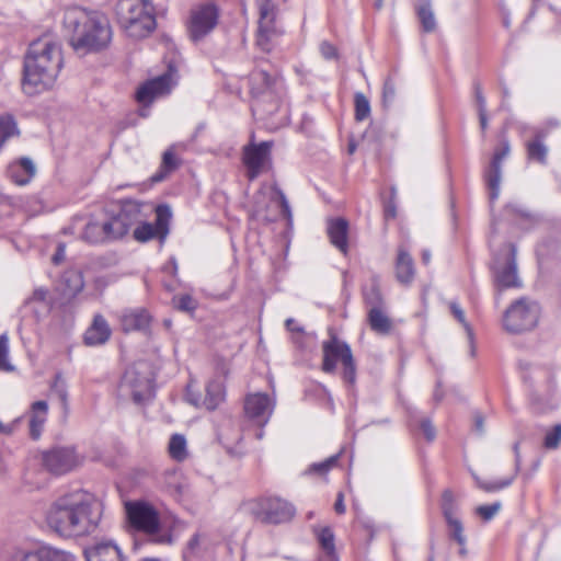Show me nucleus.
<instances>
[{"label":"nucleus","mask_w":561,"mask_h":561,"mask_svg":"<svg viewBox=\"0 0 561 561\" xmlns=\"http://www.w3.org/2000/svg\"><path fill=\"white\" fill-rule=\"evenodd\" d=\"M103 515V504L93 494L72 490L58 496L46 514L48 526L64 537H81L94 533Z\"/></svg>","instance_id":"f257e3e1"},{"label":"nucleus","mask_w":561,"mask_h":561,"mask_svg":"<svg viewBox=\"0 0 561 561\" xmlns=\"http://www.w3.org/2000/svg\"><path fill=\"white\" fill-rule=\"evenodd\" d=\"M62 68L60 45L48 37L32 42L24 56L22 89L36 95L51 89Z\"/></svg>","instance_id":"f03ea898"},{"label":"nucleus","mask_w":561,"mask_h":561,"mask_svg":"<svg viewBox=\"0 0 561 561\" xmlns=\"http://www.w3.org/2000/svg\"><path fill=\"white\" fill-rule=\"evenodd\" d=\"M62 26L69 44L79 54L99 51L111 42L108 21L98 11H88L79 5L67 7Z\"/></svg>","instance_id":"7ed1b4c3"},{"label":"nucleus","mask_w":561,"mask_h":561,"mask_svg":"<svg viewBox=\"0 0 561 561\" xmlns=\"http://www.w3.org/2000/svg\"><path fill=\"white\" fill-rule=\"evenodd\" d=\"M114 12L118 24L130 37H146L156 28L152 4L146 0H117Z\"/></svg>","instance_id":"20e7f679"},{"label":"nucleus","mask_w":561,"mask_h":561,"mask_svg":"<svg viewBox=\"0 0 561 561\" xmlns=\"http://www.w3.org/2000/svg\"><path fill=\"white\" fill-rule=\"evenodd\" d=\"M517 249L512 242L503 243L492 251L490 271L497 288L519 287L522 282L517 273Z\"/></svg>","instance_id":"39448f33"},{"label":"nucleus","mask_w":561,"mask_h":561,"mask_svg":"<svg viewBox=\"0 0 561 561\" xmlns=\"http://www.w3.org/2000/svg\"><path fill=\"white\" fill-rule=\"evenodd\" d=\"M250 92L256 102L268 101L271 107L266 113L272 114L278 107V102L284 93V81L276 70L256 67L249 76Z\"/></svg>","instance_id":"423d86ee"},{"label":"nucleus","mask_w":561,"mask_h":561,"mask_svg":"<svg viewBox=\"0 0 561 561\" xmlns=\"http://www.w3.org/2000/svg\"><path fill=\"white\" fill-rule=\"evenodd\" d=\"M322 370L332 374L336 370L337 364L342 366L343 379L348 383L355 382L356 366L350 346L331 335L329 340L322 343Z\"/></svg>","instance_id":"0eeeda50"},{"label":"nucleus","mask_w":561,"mask_h":561,"mask_svg":"<svg viewBox=\"0 0 561 561\" xmlns=\"http://www.w3.org/2000/svg\"><path fill=\"white\" fill-rule=\"evenodd\" d=\"M153 378L152 366L148 362L139 360L125 371L121 390L130 393L136 403H142L153 394Z\"/></svg>","instance_id":"6e6552de"},{"label":"nucleus","mask_w":561,"mask_h":561,"mask_svg":"<svg viewBox=\"0 0 561 561\" xmlns=\"http://www.w3.org/2000/svg\"><path fill=\"white\" fill-rule=\"evenodd\" d=\"M219 10L215 3H202L192 8L186 22L188 38L198 44L203 42L217 26Z\"/></svg>","instance_id":"1a4fd4ad"},{"label":"nucleus","mask_w":561,"mask_h":561,"mask_svg":"<svg viewBox=\"0 0 561 561\" xmlns=\"http://www.w3.org/2000/svg\"><path fill=\"white\" fill-rule=\"evenodd\" d=\"M156 207L151 203L136 199L122 201L119 211L111 217L118 239L126 236L134 225H139L142 220H147Z\"/></svg>","instance_id":"9d476101"},{"label":"nucleus","mask_w":561,"mask_h":561,"mask_svg":"<svg viewBox=\"0 0 561 561\" xmlns=\"http://www.w3.org/2000/svg\"><path fill=\"white\" fill-rule=\"evenodd\" d=\"M272 141L250 142L243 147L242 162L249 181H254L261 173L272 168Z\"/></svg>","instance_id":"9b49d317"},{"label":"nucleus","mask_w":561,"mask_h":561,"mask_svg":"<svg viewBox=\"0 0 561 561\" xmlns=\"http://www.w3.org/2000/svg\"><path fill=\"white\" fill-rule=\"evenodd\" d=\"M82 458L71 446H58L42 454V463L50 472L57 476L68 473L78 468Z\"/></svg>","instance_id":"f8f14e48"},{"label":"nucleus","mask_w":561,"mask_h":561,"mask_svg":"<svg viewBox=\"0 0 561 561\" xmlns=\"http://www.w3.org/2000/svg\"><path fill=\"white\" fill-rule=\"evenodd\" d=\"M156 213V220L153 224L142 220L134 230V238L139 242H148L152 239H158L161 243L164 242L169 234V221L172 216L171 209L168 205L161 204L153 210Z\"/></svg>","instance_id":"ddd939ff"},{"label":"nucleus","mask_w":561,"mask_h":561,"mask_svg":"<svg viewBox=\"0 0 561 561\" xmlns=\"http://www.w3.org/2000/svg\"><path fill=\"white\" fill-rule=\"evenodd\" d=\"M260 20L256 35V45L264 53H271L275 46L276 39L282 32L274 24V7L270 0L261 1L259 4Z\"/></svg>","instance_id":"4468645a"},{"label":"nucleus","mask_w":561,"mask_h":561,"mask_svg":"<svg viewBox=\"0 0 561 561\" xmlns=\"http://www.w3.org/2000/svg\"><path fill=\"white\" fill-rule=\"evenodd\" d=\"M225 386L220 378L210 380L206 386V394L203 397L194 389L193 383H188L186 388V400L196 408H205L206 410H215L225 400Z\"/></svg>","instance_id":"2eb2a0df"},{"label":"nucleus","mask_w":561,"mask_h":561,"mask_svg":"<svg viewBox=\"0 0 561 561\" xmlns=\"http://www.w3.org/2000/svg\"><path fill=\"white\" fill-rule=\"evenodd\" d=\"M126 513L129 523L135 528L147 534H153L159 529L158 513L150 504L145 502L127 503Z\"/></svg>","instance_id":"dca6fc26"},{"label":"nucleus","mask_w":561,"mask_h":561,"mask_svg":"<svg viewBox=\"0 0 561 561\" xmlns=\"http://www.w3.org/2000/svg\"><path fill=\"white\" fill-rule=\"evenodd\" d=\"M274 407L275 400L267 393H250L244 399L245 416L261 427L270 421Z\"/></svg>","instance_id":"f3484780"},{"label":"nucleus","mask_w":561,"mask_h":561,"mask_svg":"<svg viewBox=\"0 0 561 561\" xmlns=\"http://www.w3.org/2000/svg\"><path fill=\"white\" fill-rule=\"evenodd\" d=\"M511 145L507 139H502L500 147L495 149L488 170L485 180L490 190V199L495 201L500 194V184L502 179V162L510 154Z\"/></svg>","instance_id":"a211bd4d"},{"label":"nucleus","mask_w":561,"mask_h":561,"mask_svg":"<svg viewBox=\"0 0 561 561\" xmlns=\"http://www.w3.org/2000/svg\"><path fill=\"white\" fill-rule=\"evenodd\" d=\"M11 561H78L72 553L42 547L37 549H18L12 554Z\"/></svg>","instance_id":"6ab92c4d"},{"label":"nucleus","mask_w":561,"mask_h":561,"mask_svg":"<svg viewBox=\"0 0 561 561\" xmlns=\"http://www.w3.org/2000/svg\"><path fill=\"white\" fill-rule=\"evenodd\" d=\"M295 515L294 506L280 499H266L261 503L260 517L270 524L289 522Z\"/></svg>","instance_id":"aec40b11"},{"label":"nucleus","mask_w":561,"mask_h":561,"mask_svg":"<svg viewBox=\"0 0 561 561\" xmlns=\"http://www.w3.org/2000/svg\"><path fill=\"white\" fill-rule=\"evenodd\" d=\"M170 90L171 76L163 73L142 83L136 91V100L142 105H149L156 98L169 93Z\"/></svg>","instance_id":"412c9836"},{"label":"nucleus","mask_w":561,"mask_h":561,"mask_svg":"<svg viewBox=\"0 0 561 561\" xmlns=\"http://www.w3.org/2000/svg\"><path fill=\"white\" fill-rule=\"evenodd\" d=\"M363 297L367 306V316H386L387 307L380 291V278L371 274L363 286Z\"/></svg>","instance_id":"4be33fe9"},{"label":"nucleus","mask_w":561,"mask_h":561,"mask_svg":"<svg viewBox=\"0 0 561 561\" xmlns=\"http://www.w3.org/2000/svg\"><path fill=\"white\" fill-rule=\"evenodd\" d=\"M81 238L83 241L90 244H99L118 240L111 218L102 222L90 220L84 226Z\"/></svg>","instance_id":"5701e85b"},{"label":"nucleus","mask_w":561,"mask_h":561,"mask_svg":"<svg viewBox=\"0 0 561 561\" xmlns=\"http://www.w3.org/2000/svg\"><path fill=\"white\" fill-rule=\"evenodd\" d=\"M84 286L83 276L80 270L69 268L65 271L59 282L57 283L56 290L61 296V305L68 304L75 298Z\"/></svg>","instance_id":"b1692460"},{"label":"nucleus","mask_w":561,"mask_h":561,"mask_svg":"<svg viewBox=\"0 0 561 561\" xmlns=\"http://www.w3.org/2000/svg\"><path fill=\"white\" fill-rule=\"evenodd\" d=\"M548 129L545 128H536L534 130L533 138L525 145L528 160L542 165L547 164L549 149L545 144V140L548 137Z\"/></svg>","instance_id":"393cba45"},{"label":"nucleus","mask_w":561,"mask_h":561,"mask_svg":"<svg viewBox=\"0 0 561 561\" xmlns=\"http://www.w3.org/2000/svg\"><path fill=\"white\" fill-rule=\"evenodd\" d=\"M394 272L397 280L403 286H409L414 280V260L411 256V254L403 248H400L398 250L394 264Z\"/></svg>","instance_id":"a878e982"},{"label":"nucleus","mask_w":561,"mask_h":561,"mask_svg":"<svg viewBox=\"0 0 561 561\" xmlns=\"http://www.w3.org/2000/svg\"><path fill=\"white\" fill-rule=\"evenodd\" d=\"M328 234L331 243L342 253L348 250V222L344 218L331 219L328 224Z\"/></svg>","instance_id":"bb28decb"},{"label":"nucleus","mask_w":561,"mask_h":561,"mask_svg":"<svg viewBox=\"0 0 561 561\" xmlns=\"http://www.w3.org/2000/svg\"><path fill=\"white\" fill-rule=\"evenodd\" d=\"M111 334L112 330L105 319L94 318L84 332L83 341L88 346H98L106 343Z\"/></svg>","instance_id":"cd10ccee"},{"label":"nucleus","mask_w":561,"mask_h":561,"mask_svg":"<svg viewBox=\"0 0 561 561\" xmlns=\"http://www.w3.org/2000/svg\"><path fill=\"white\" fill-rule=\"evenodd\" d=\"M87 561H123L121 549L112 541L95 545L85 551Z\"/></svg>","instance_id":"c85d7f7f"},{"label":"nucleus","mask_w":561,"mask_h":561,"mask_svg":"<svg viewBox=\"0 0 561 561\" xmlns=\"http://www.w3.org/2000/svg\"><path fill=\"white\" fill-rule=\"evenodd\" d=\"M9 175L19 185H25L34 178L36 169L30 158H21L9 167Z\"/></svg>","instance_id":"c756f323"},{"label":"nucleus","mask_w":561,"mask_h":561,"mask_svg":"<svg viewBox=\"0 0 561 561\" xmlns=\"http://www.w3.org/2000/svg\"><path fill=\"white\" fill-rule=\"evenodd\" d=\"M48 404L46 401H35L31 405L30 434L33 439L39 438L47 420Z\"/></svg>","instance_id":"7c9ffc66"},{"label":"nucleus","mask_w":561,"mask_h":561,"mask_svg":"<svg viewBox=\"0 0 561 561\" xmlns=\"http://www.w3.org/2000/svg\"><path fill=\"white\" fill-rule=\"evenodd\" d=\"M540 312L541 307L538 301L523 297L515 300L503 316H538Z\"/></svg>","instance_id":"2f4dec72"},{"label":"nucleus","mask_w":561,"mask_h":561,"mask_svg":"<svg viewBox=\"0 0 561 561\" xmlns=\"http://www.w3.org/2000/svg\"><path fill=\"white\" fill-rule=\"evenodd\" d=\"M502 328L510 334H522L537 325L536 318H502Z\"/></svg>","instance_id":"473e14b6"},{"label":"nucleus","mask_w":561,"mask_h":561,"mask_svg":"<svg viewBox=\"0 0 561 561\" xmlns=\"http://www.w3.org/2000/svg\"><path fill=\"white\" fill-rule=\"evenodd\" d=\"M416 15L421 22L422 30L431 33L436 28V20L430 0H417L415 7Z\"/></svg>","instance_id":"72a5a7b5"},{"label":"nucleus","mask_w":561,"mask_h":561,"mask_svg":"<svg viewBox=\"0 0 561 561\" xmlns=\"http://www.w3.org/2000/svg\"><path fill=\"white\" fill-rule=\"evenodd\" d=\"M445 519L449 527L450 536L461 546L463 547L466 543V536L463 535L462 523L459 518L456 517L455 512L451 511L449 506L445 507ZM461 553L465 552V549L461 548Z\"/></svg>","instance_id":"f704fd0d"},{"label":"nucleus","mask_w":561,"mask_h":561,"mask_svg":"<svg viewBox=\"0 0 561 561\" xmlns=\"http://www.w3.org/2000/svg\"><path fill=\"white\" fill-rule=\"evenodd\" d=\"M151 318H121V327L125 333L148 335L151 329Z\"/></svg>","instance_id":"c9c22d12"},{"label":"nucleus","mask_w":561,"mask_h":561,"mask_svg":"<svg viewBox=\"0 0 561 561\" xmlns=\"http://www.w3.org/2000/svg\"><path fill=\"white\" fill-rule=\"evenodd\" d=\"M48 291L44 288H37L34 290L33 296L26 301L25 307L30 308L34 316H41L48 312L49 304L47 301Z\"/></svg>","instance_id":"e433bc0d"},{"label":"nucleus","mask_w":561,"mask_h":561,"mask_svg":"<svg viewBox=\"0 0 561 561\" xmlns=\"http://www.w3.org/2000/svg\"><path fill=\"white\" fill-rule=\"evenodd\" d=\"M271 188L273 192L271 199L278 204L282 216L287 220L288 225H291L293 214L285 193L276 183Z\"/></svg>","instance_id":"4c0bfd02"},{"label":"nucleus","mask_w":561,"mask_h":561,"mask_svg":"<svg viewBox=\"0 0 561 561\" xmlns=\"http://www.w3.org/2000/svg\"><path fill=\"white\" fill-rule=\"evenodd\" d=\"M169 454L176 461H183L187 457L186 439L183 435H172L169 442Z\"/></svg>","instance_id":"58836bf2"},{"label":"nucleus","mask_w":561,"mask_h":561,"mask_svg":"<svg viewBox=\"0 0 561 561\" xmlns=\"http://www.w3.org/2000/svg\"><path fill=\"white\" fill-rule=\"evenodd\" d=\"M354 106H355L354 116L357 122H363L369 117L370 103H369V100L362 92L355 93Z\"/></svg>","instance_id":"ea45409f"},{"label":"nucleus","mask_w":561,"mask_h":561,"mask_svg":"<svg viewBox=\"0 0 561 561\" xmlns=\"http://www.w3.org/2000/svg\"><path fill=\"white\" fill-rule=\"evenodd\" d=\"M172 304L176 311L192 313L197 308V301L188 294L175 295Z\"/></svg>","instance_id":"a19ab883"},{"label":"nucleus","mask_w":561,"mask_h":561,"mask_svg":"<svg viewBox=\"0 0 561 561\" xmlns=\"http://www.w3.org/2000/svg\"><path fill=\"white\" fill-rule=\"evenodd\" d=\"M9 336L7 332L0 333V370L2 371H13L14 366L10 363L9 359Z\"/></svg>","instance_id":"79ce46f5"},{"label":"nucleus","mask_w":561,"mask_h":561,"mask_svg":"<svg viewBox=\"0 0 561 561\" xmlns=\"http://www.w3.org/2000/svg\"><path fill=\"white\" fill-rule=\"evenodd\" d=\"M317 537L321 548L329 554L334 556L335 553V545H334V534L329 527H323L317 533Z\"/></svg>","instance_id":"37998d69"},{"label":"nucleus","mask_w":561,"mask_h":561,"mask_svg":"<svg viewBox=\"0 0 561 561\" xmlns=\"http://www.w3.org/2000/svg\"><path fill=\"white\" fill-rule=\"evenodd\" d=\"M51 390L61 401L64 409L68 407V387L61 374H57L51 385Z\"/></svg>","instance_id":"c03bdc74"},{"label":"nucleus","mask_w":561,"mask_h":561,"mask_svg":"<svg viewBox=\"0 0 561 561\" xmlns=\"http://www.w3.org/2000/svg\"><path fill=\"white\" fill-rule=\"evenodd\" d=\"M476 482L480 489H482L485 492H496L500 491L506 486H508L513 480L514 477H510L507 479L492 481V482H485L480 480L478 477L474 476Z\"/></svg>","instance_id":"a18cd8bd"},{"label":"nucleus","mask_w":561,"mask_h":561,"mask_svg":"<svg viewBox=\"0 0 561 561\" xmlns=\"http://www.w3.org/2000/svg\"><path fill=\"white\" fill-rule=\"evenodd\" d=\"M205 543V537L196 534L194 535L187 543L186 550L184 552V559L186 561H191L195 556H198L202 546Z\"/></svg>","instance_id":"49530a36"},{"label":"nucleus","mask_w":561,"mask_h":561,"mask_svg":"<svg viewBox=\"0 0 561 561\" xmlns=\"http://www.w3.org/2000/svg\"><path fill=\"white\" fill-rule=\"evenodd\" d=\"M561 442V424L554 425L546 433L543 446L547 449H557Z\"/></svg>","instance_id":"de8ad7c7"},{"label":"nucleus","mask_w":561,"mask_h":561,"mask_svg":"<svg viewBox=\"0 0 561 561\" xmlns=\"http://www.w3.org/2000/svg\"><path fill=\"white\" fill-rule=\"evenodd\" d=\"M368 325L377 334H387L392 328L390 318H368Z\"/></svg>","instance_id":"09e8293b"},{"label":"nucleus","mask_w":561,"mask_h":561,"mask_svg":"<svg viewBox=\"0 0 561 561\" xmlns=\"http://www.w3.org/2000/svg\"><path fill=\"white\" fill-rule=\"evenodd\" d=\"M396 98V84L391 78H387L382 87V105L389 107Z\"/></svg>","instance_id":"8fccbe9b"},{"label":"nucleus","mask_w":561,"mask_h":561,"mask_svg":"<svg viewBox=\"0 0 561 561\" xmlns=\"http://www.w3.org/2000/svg\"><path fill=\"white\" fill-rule=\"evenodd\" d=\"M160 167L167 170L169 173H172L178 169L179 162L174 154L173 147H170L163 152Z\"/></svg>","instance_id":"3c124183"},{"label":"nucleus","mask_w":561,"mask_h":561,"mask_svg":"<svg viewBox=\"0 0 561 561\" xmlns=\"http://www.w3.org/2000/svg\"><path fill=\"white\" fill-rule=\"evenodd\" d=\"M337 458L339 455H334L321 462L313 463L309 468V471L318 474H324L336 465Z\"/></svg>","instance_id":"603ef678"},{"label":"nucleus","mask_w":561,"mask_h":561,"mask_svg":"<svg viewBox=\"0 0 561 561\" xmlns=\"http://www.w3.org/2000/svg\"><path fill=\"white\" fill-rule=\"evenodd\" d=\"M500 510H501V503L495 502L490 505L478 506L476 512L484 520H490L500 512Z\"/></svg>","instance_id":"864d4df0"},{"label":"nucleus","mask_w":561,"mask_h":561,"mask_svg":"<svg viewBox=\"0 0 561 561\" xmlns=\"http://www.w3.org/2000/svg\"><path fill=\"white\" fill-rule=\"evenodd\" d=\"M473 90L478 112L486 111V101L482 93V87L479 81L473 82Z\"/></svg>","instance_id":"5fc2aeb1"},{"label":"nucleus","mask_w":561,"mask_h":561,"mask_svg":"<svg viewBox=\"0 0 561 561\" xmlns=\"http://www.w3.org/2000/svg\"><path fill=\"white\" fill-rule=\"evenodd\" d=\"M320 53L323 56V58L330 60L337 57V50L334 45H332L329 42H322L320 44Z\"/></svg>","instance_id":"6e6d98bb"},{"label":"nucleus","mask_w":561,"mask_h":561,"mask_svg":"<svg viewBox=\"0 0 561 561\" xmlns=\"http://www.w3.org/2000/svg\"><path fill=\"white\" fill-rule=\"evenodd\" d=\"M420 427L423 431L424 436L426 437L427 440H433L435 438L436 432H435V428L433 427L430 420H427V419L422 420Z\"/></svg>","instance_id":"4d7b16f0"},{"label":"nucleus","mask_w":561,"mask_h":561,"mask_svg":"<svg viewBox=\"0 0 561 561\" xmlns=\"http://www.w3.org/2000/svg\"><path fill=\"white\" fill-rule=\"evenodd\" d=\"M383 216L386 220L394 219L397 216V206L391 198L389 202L385 204L383 207Z\"/></svg>","instance_id":"13d9d810"},{"label":"nucleus","mask_w":561,"mask_h":561,"mask_svg":"<svg viewBox=\"0 0 561 561\" xmlns=\"http://www.w3.org/2000/svg\"><path fill=\"white\" fill-rule=\"evenodd\" d=\"M505 210L510 214H513V215H518L520 217H529V213L520 207H518L517 205H513V204H508L506 207H505Z\"/></svg>","instance_id":"bf43d9fd"},{"label":"nucleus","mask_w":561,"mask_h":561,"mask_svg":"<svg viewBox=\"0 0 561 561\" xmlns=\"http://www.w3.org/2000/svg\"><path fill=\"white\" fill-rule=\"evenodd\" d=\"M458 319H459V321L461 322V324L463 325V328H465V330L467 332L469 344H470V348H471V355H473V353H474L473 332H472L471 328L469 327V324L465 321V318H458Z\"/></svg>","instance_id":"052dcab7"},{"label":"nucleus","mask_w":561,"mask_h":561,"mask_svg":"<svg viewBox=\"0 0 561 561\" xmlns=\"http://www.w3.org/2000/svg\"><path fill=\"white\" fill-rule=\"evenodd\" d=\"M453 493L448 490H446L444 493H443V504H442V507H443V514L445 515V507L446 506H449L451 508V511L454 512V505H453Z\"/></svg>","instance_id":"680f3d73"},{"label":"nucleus","mask_w":561,"mask_h":561,"mask_svg":"<svg viewBox=\"0 0 561 561\" xmlns=\"http://www.w3.org/2000/svg\"><path fill=\"white\" fill-rule=\"evenodd\" d=\"M170 173L160 167V169L151 176L152 183H159L167 179Z\"/></svg>","instance_id":"e2e57ef3"},{"label":"nucleus","mask_w":561,"mask_h":561,"mask_svg":"<svg viewBox=\"0 0 561 561\" xmlns=\"http://www.w3.org/2000/svg\"><path fill=\"white\" fill-rule=\"evenodd\" d=\"M65 259V245L59 244L51 260L55 264H59Z\"/></svg>","instance_id":"0e129e2a"},{"label":"nucleus","mask_w":561,"mask_h":561,"mask_svg":"<svg viewBox=\"0 0 561 561\" xmlns=\"http://www.w3.org/2000/svg\"><path fill=\"white\" fill-rule=\"evenodd\" d=\"M334 510L337 514H343L345 512L344 497L342 493L337 494V499L334 504Z\"/></svg>","instance_id":"69168bd1"},{"label":"nucleus","mask_w":561,"mask_h":561,"mask_svg":"<svg viewBox=\"0 0 561 561\" xmlns=\"http://www.w3.org/2000/svg\"><path fill=\"white\" fill-rule=\"evenodd\" d=\"M285 325L290 332H300L302 329L299 327L294 318H288L285 322Z\"/></svg>","instance_id":"338daca9"},{"label":"nucleus","mask_w":561,"mask_h":561,"mask_svg":"<svg viewBox=\"0 0 561 561\" xmlns=\"http://www.w3.org/2000/svg\"><path fill=\"white\" fill-rule=\"evenodd\" d=\"M478 115H479L480 128H481L482 133L484 134L488 128L486 111L478 112Z\"/></svg>","instance_id":"774afa93"}]
</instances>
